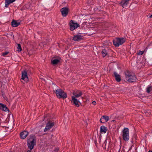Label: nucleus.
Instances as JSON below:
<instances>
[{"mask_svg": "<svg viewBox=\"0 0 152 152\" xmlns=\"http://www.w3.org/2000/svg\"><path fill=\"white\" fill-rule=\"evenodd\" d=\"M36 144V138L34 135H30L27 140V145L29 150H32Z\"/></svg>", "mask_w": 152, "mask_h": 152, "instance_id": "obj_1", "label": "nucleus"}, {"mask_svg": "<svg viewBox=\"0 0 152 152\" xmlns=\"http://www.w3.org/2000/svg\"><path fill=\"white\" fill-rule=\"evenodd\" d=\"M126 80L129 82H134L136 80V77L134 74L127 71L125 73Z\"/></svg>", "mask_w": 152, "mask_h": 152, "instance_id": "obj_2", "label": "nucleus"}, {"mask_svg": "<svg viewBox=\"0 0 152 152\" xmlns=\"http://www.w3.org/2000/svg\"><path fill=\"white\" fill-rule=\"evenodd\" d=\"M57 97L59 98H62L64 99L67 97L66 94L60 88H57L54 91Z\"/></svg>", "mask_w": 152, "mask_h": 152, "instance_id": "obj_3", "label": "nucleus"}, {"mask_svg": "<svg viewBox=\"0 0 152 152\" xmlns=\"http://www.w3.org/2000/svg\"><path fill=\"white\" fill-rule=\"evenodd\" d=\"M122 138L126 142L129 141V129L127 128H124L122 132Z\"/></svg>", "mask_w": 152, "mask_h": 152, "instance_id": "obj_4", "label": "nucleus"}, {"mask_svg": "<svg viewBox=\"0 0 152 152\" xmlns=\"http://www.w3.org/2000/svg\"><path fill=\"white\" fill-rule=\"evenodd\" d=\"M125 39L124 38H117L113 41L114 45L116 47H118L125 42Z\"/></svg>", "mask_w": 152, "mask_h": 152, "instance_id": "obj_5", "label": "nucleus"}, {"mask_svg": "<svg viewBox=\"0 0 152 152\" xmlns=\"http://www.w3.org/2000/svg\"><path fill=\"white\" fill-rule=\"evenodd\" d=\"M55 125V123L53 121H48L45 127L44 130V132H46L50 130Z\"/></svg>", "mask_w": 152, "mask_h": 152, "instance_id": "obj_6", "label": "nucleus"}, {"mask_svg": "<svg viewBox=\"0 0 152 152\" xmlns=\"http://www.w3.org/2000/svg\"><path fill=\"white\" fill-rule=\"evenodd\" d=\"M28 71L26 70H25L22 72L21 79L24 80L26 83H27L28 81Z\"/></svg>", "mask_w": 152, "mask_h": 152, "instance_id": "obj_7", "label": "nucleus"}, {"mask_svg": "<svg viewBox=\"0 0 152 152\" xmlns=\"http://www.w3.org/2000/svg\"><path fill=\"white\" fill-rule=\"evenodd\" d=\"M70 29L71 31H73L75 28L80 26L77 23L74 22L73 20H71L69 23Z\"/></svg>", "mask_w": 152, "mask_h": 152, "instance_id": "obj_8", "label": "nucleus"}, {"mask_svg": "<svg viewBox=\"0 0 152 152\" xmlns=\"http://www.w3.org/2000/svg\"><path fill=\"white\" fill-rule=\"evenodd\" d=\"M69 10L68 8L66 7H63L61 9L60 11L63 16L64 17L66 16L68 13Z\"/></svg>", "mask_w": 152, "mask_h": 152, "instance_id": "obj_9", "label": "nucleus"}, {"mask_svg": "<svg viewBox=\"0 0 152 152\" xmlns=\"http://www.w3.org/2000/svg\"><path fill=\"white\" fill-rule=\"evenodd\" d=\"M61 58L60 57H58L57 58H53L51 60V63L52 64L55 65L58 64L60 61Z\"/></svg>", "mask_w": 152, "mask_h": 152, "instance_id": "obj_10", "label": "nucleus"}, {"mask_svg": "<svg viewBox=\"0 0 152 152\" xmlns=\"http://www.w3.org/2000/svg\"><path fill=\"white\" fill-rule=\"evenodd\" d=\"M72 102L73 104L77 107H79L80 106L79 103H80L79 101L76 99L74 96H72Z\"/></svg>", "mask_w": 152, "mask_h": 152, "instance_id": "obj_11", "label": "nucleus"}, {"mask_svg": "<svg viewBox=\"0 0 152 152\" xmlns=\"http://www.w3.org/2000/svg\"><path fill=\"white\" fill-rule=\"evenodd\" d=\"M20 22L21 21L19 20H13L11 22L12 26L13 27H16L20 24Z\"/></svg>", "mask_w": 152, "mask_h": 152, "instance_id": "obj_12", "label": "nucleus"}, {"mask_svg": "<svg viewBox=\"0 0 152 152\" xmlns=\"http://www.w3.org/2000/svg\"><path fill=\"white\" fill-rule=\"evenodd\" d=\"M130 0H122L120 3L121 5L123 8L126 7H127V4Z\"/></svg>", "mask_w": 152, "mask_h": 152, "instance_id": "obj_13", "label": "nucleus"}, {"mask_svg": "<svg viewBox=\"0 0 152 152\" xmlns=\"http://www.w3.org/2000/svg\"><path fill=\"white\" fill-rule=\"evenodd\" d=\"M113 76L115 77L116 80L118 82H119L121 80V76L117 72H114Z\"/></svg>", "mask_w": 152, "mask_h": 152, "instance_id": "obj_14", "label": "nucleus"}, {"mask_svg": "<svg viewBox=\"0 0 152 152\" xmlns=\"http://www.w3.org/2000/svg\"><path fill=\"white\" fill-rule=\"evenodd\" d=\"M0 110L6 112L7 111L8 112L9 111L8 108L6 107L5 104H4L2 103H0Z\"/></svg>", "mask_w": 152, "mask_h": 152, "instance_id": "obj_15", "label": "nucleus"}, {"mask_svg": "<svg viewBox=\"0 0 152 152\" xmlns=\"http://www.w3.org/2000/svg\"><path fill=\"white\" fill-rule=\"evenodd\" d=\"M83 38V36L81 35L77 34L74 35L73 39L75 41H79L81 40Z\"/></svg>", "mask_w": 152, "mask_h": 152, "instance_id": "obj_16", "label": "nucleus"}, {"mask_svg": "<svg viewBox=\"0 0 152 152\" xmlns=\"http://www.w3.org/2000/svg\"><path fill=\"white\" fill-rule=\"evenodd\" d=\"M28 133L27 131H24L20 134V136L22 139H24L28 135Z\"/></svg>", "mask_w": 152, "mask_h": 152, "instance_id": "obj_17", "label": "nucleus"}, {"mask_svg": "<svg viewBox=\"0 0 152 152\" xmlns=\"http://www.w3.org/2000/svg\"><path fill=\"white\" fill-rule=\"evenodd\" d=\"M109 119V117L105 115H103L102 117L100 119V121L102 123H104V122L103 121V120H105V122H107Z\"/></svg>", "mask_w": 152, "mask_h": 152, "instance_id": "obj_18", "label": "nucleus"}, {"mask_svg": "<svg viewBox=\"0 0 152 152\" xmlns=\"http://www.w3.org/2000/svg\"><path fill=\"white\" fill-rule=\"evenodd\" d=\"M15 1V0H6L5 1V7L6 8H7L10 4L13 3Z\"/></svg>", "mask_w": 152, "mask_h": 152, "instance_id": "obj_19", "label": "nucleus"}, {"mask_svg": "<svg viewBox=\"0 0 152 152\" xmlns=\"http://www.w3.org/2000/svg\"><path fill=\"white\" fill-rule=\"evenodd\" d=\"M107 130V128L104 126H102L100 127V131L101 133H105Z\"/></svg>", "mask_w": 152, "mask_h": 152, "instance_id": "obj_20", "label": "nucleus"}, {"mask_svg": "<svg viewBox=\"0 0 152 152\" xmlns=\"http://www.w3.org/2000/svg\"><path fill=\"white\" fill-rule=\"evenodd\" d=\"M82 93L81 91H77L76 92H75L73 93V95L75 97H78L81 96Z\"/></svg>", "mask_w": 152, "mask_h": 152, "instance_id": "obj_21", "label": "nucleus"}, {"mask_svg": "<svg viewBox=\"0 0 152 152\" xmlns=\"http://www.w3.org/2000/svg\"><path fill=\"white\" fill-rule=\"evenodd\" d=\"M152 91V86H148L146 88V91L148 93H150Z\"/></svg>", "mask_w": 152, "mask_h": 152, "instance_id": "obj_22", "label": "nucleus"}, {"mask_svg": "<svg viewBox=\"0 0 152 152\" xmlns=\"http://www.w3.org/2000/svg\"><path fill=\"white\" fill-rule=\"evenodd\" d=\"M102 56L104 57L107 55V52L105 49H104L102 51Z\"/></svg>", "mask_w": 152, "mask_h": 152, "instance_id": "obj_23", "label": "nucleus"}, {"mask_svg": "<svg viewBox=\"0 0 152 152\" xmlns=\"http://www.w3.org/2000/svg\"><path fill=\"white\" fill-rule=\"evenodd\" d=\"M17 49H18V51L20 52L22 50V48L20 44H18Z\"/></svg>", "mask_w": 152, "mask_h": 152, "instance_id": "obj_24", "label": "nucleus"}, {"mask_svg": "<svg viewBox=\"0 0 152 152\" xmlns=\"http://www.w3.org/2000/svg\"><path fill=\"white\" fill-rule=\"evenodd\" d=\"M9 53V52H7L6 51V52H4V53H2V55L3 56H6L7 55L8 53Z\"/></svg>", "mask_w": 152, "mask_h": 152, "instance_id": "obj_25", "label": "nucleus"}, {"mask_svg": "<svg viewBox=\"0 0 152 152\" xmlns=\"http://www.w3.org/2000/svg\"><path fill=\"white\" fill-rule=\"evenodd\" d=\"M144 51H140L138 53V54L139 55H142L144 53Z\"/></svg>", "mask_w": 152, "mask_h": 152, "instance_id": "obj_26", "label": "nucleus"}, {"mask_svg": "<svg viewBox=\"0 0 152 152\" xmlns=\"http://www.w3.org/2000/svg\"><path fill=\"white\" fill-rule=\"evenodd\" d=\"M92 104L94 105H95L96 104V103L95 101H94L92 102Z\"/></svg>", "mask_w": 152, "mask_h": 152, "instance_id": "obj_27", "label": "nucleus"}, {"mask_svg": "<svg viewBox=\"0 0 152 152\" xmlns=\"http://www.w3.org/2000/svg\"><path fill=\"white\" fill-rule=\"evenodd\" d=\"M147 17H149V18H152V14L151 15H147Z\"/></svg>", "mask_w": 152, "mask_h": 152, "instance_id": "obj_28", "label": "nucleus"}, {"mask_svg": "<svg viewBox=\"0 0 152 152\" xmlns=\"http://www.w3.org/2000/svg\"><path fill=\"white\" fill-rule=\"evenodd\" d=\"M27 152H32V150H28L27 151Z\"/></svg>", "mask_w": 152, "mask_h": 152, "instance_id": "obj_29", "label": "nucleus"}, {"mask_svg": "<svg viewBox=\"0 0 152 152\" xmlns=\"http://www.w3.org/2000/svg\"><path fill=\"white\" fill-rule=\"evenodd\" d=\"M148 152H152V151H150H150H148Z\"/></svg>", "mask_w": 152, "mask_h": 152, "instance_id": "obj_30", "label": "nucleus"}]
</instances>
